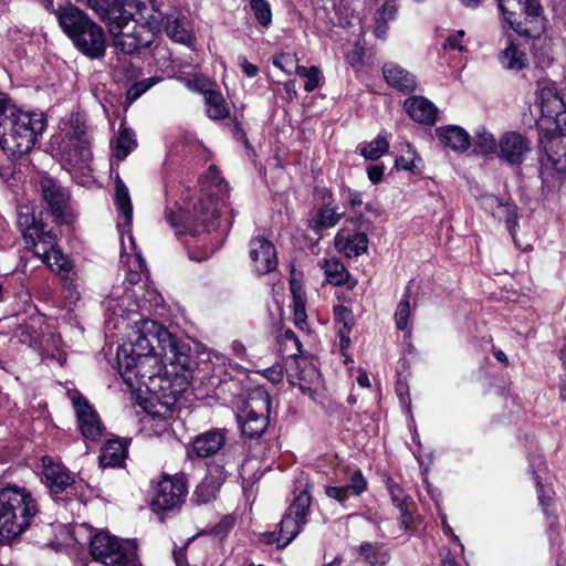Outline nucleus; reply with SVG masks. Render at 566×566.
Returning a JSON list of instances; mask_svg holds the SVG:
<instances>
[{
    "instance_id": "obj_30",
    "label": "nucleus",
    "mask_w": 566,
    "mask_h": 566,
    "mask_svg": "<svg viewBox=\"0 0 566 566\" xmlns=\"http://www.w3.org/2000/svg\"><path fill=\"white\" fill-rule=\"evenodd\" d=\"M406 109L410 117L422 124H433L436 122L437 108L424 97L413 96L405 102Z\"/></svg>"
},
{
    "instance_id": "obj_48",
    "label": "nucleus",
    "mask_w": 566,
    "mask_h": 566,
    "mask_svg": "<svg viewBox=\"0 0 566 566\" xmlns=\"http://www.w3.org/2000/svg\"><path fill=\"white\" fill-rule=\"evenodd\" d=\"M295 73L298 76L306 78L304 85V90L306 92H313L319 86L321 71L317 66L306 67L304 65H296Z\"/></svg>"
},
{
    "instance_id": "obj_12",
    "label": "nucleus",
    "mask_w": 566,
    "mask_h": 566,
    "mask_svg": "<svg viewBox=\"0 0 566 566\" xmlns=\"http://www.w3.org/2000/svg\"><path fill=\"white\" fill-rule=\"evenodd\" d=\"M144 328L156 338L157 346L160 348L159 355H163L170 365L179 366L181 369H188L190 366V347L188 344L178 340L166 327L157 322H146Z\"/></svg>"
},
{
    "instance_id": "obj_41",
    "label": "nucleus",
    "mask_w": 566,
    "mask_h": 566,
    "mask_svg": "<svg viewBox=\"0 0 566 566\" xmlns=\"http://www.w3.org/2000/svg\"><path fill=\"white\" fill-rule=\"evenodd\" d=\"M343 213L337 212L336 208L331 205H324L318 210L313 220V229L319 231L322 229L335 227L342 219Z\"/></svg>"
},
{
    "instance_id": "obj_54",
    "label": "nucleus",
    "mask_w": 566,
    "mask_h": 566,
    "mask_svg": "<svg viewBox=\"0 0 566 566\" xmlns=\"http://www.w3.org/2000/svg\"><path fill=\"white\" fill-rule=\"evenodd\" d=\"M505 223H506V228L509 229L512 238H513V241L515 243V245L517 248H520V244L517 242V239H516V228H517V213H516V209L515 208H512V207H507L506 208V220H505Z\"/></svg>"
},
{
    "instance_id": "obj_63",
    "label": "nucleus",
    "mask_w": 566,
    "mask_h": 566,
    "mask_svg": "<svg viewBox=\"0 0 566 566\" xmlns=\"http://www.w3.org/2000/svg\"><path fill=\"white\" fill-rule=\"evenodd\" d=\"M174 559H175L176 566H187L185 549L184 548L175 549L174 551Z\"/></svg>"
},
{
    "instance_id": "obj_39",
    "label": "nucleus",
    "mask_w": 566,
    "mask_h": 566,
    "mask_svg": "<svg viewBox=\"0 0 566 566\" xmlns=\"http://www.w3.org/2000/svg\"><path fill=\"white\" fill-rule=\"evenodd\" d=\"M137 146L135 134L127 127H120L115 142L114 156L118 160L125 159Z\"/></svg>"
},
{
    "instance_id": "obj_24",
    "label": "nucleus",
    "mask_w": 566,
    "mask_h": 566,
    "mask_svg": "<svg viewBox=\"0 0 566 566\" xmlns=\"http://www.w3.org/2000/svg\"><path fill=\"white\" fill-rule=\"evenodd\" d=\"M42 467L44 482L55 493L64 491L74 481L69 470L50 457L42 458Z\"/></svg>"
},
{
    "instance_id": "obj_20",
    "label": "nucleus",
    "mask_w": 566,
    "mask_h": 566,
    "mask_svg": "<svg viewBox=\"0 0 566 566\" xmlns=\"http://www.w3.org/2000/svg\"><path fill=\"white\" fill-rule=\"evenodd\" d=\"M233 465L214 461L209 464L208 473L205 480L197 486L193 497L197 503H207L216 497L219 488L224 483L229 475V469Z\"/></svg>"
},
{
    "instance_id": "obj_11",
    "label": "nucleus",
    "mask_w": 566,
    "mask_h": 566,
    "mask_svg": "<svg viewBox=\"0 0 566 566\" xmlns=\"http://www.w3.org/2000/svg\"><path fill=\"white\" fill-rule=\"evenodd\" d=\"M124 353H126L124 350ZM117 361L123 379L129 386H133L134 379L149 387L156 378H161L165 366L159 359L158 354H151L140 357L118 354Z\"/></svg>"
},
{
    "instance_id": "obj_64",
    "label": "nucleus",
    "mask_w": 566,
    "mask_h": 566,
    "mask_svg": "<svg viewBox=\"0 0 566 566\" xmlns=\"http://www.w3.org/2000/svg\"><path fill=\"white\" fill-rule=\"evenodd\" d=\"M231 348H232L233 354L237 357L243 358L245 356L247 349H245V346L241 342H239V340L232 342Z\"/></svg>"
},
{
    "instance_id": "obj_33",
    "label": "nucleus",
    "mask_w": 566,
    "mask_h": 566,
    "mask_svg": "<svg viewBox=\"0 0 566 566\" xmlns=\"http://www.w3.org/2000/svg\"><path fill=\"white\" fill-rule=\"evenodd\" d=\"M164 22L161 30L165 29L167 35L182 44H187L191 40V33L188 29V22L184 17H175L171 14L163 13Z\"/></svg>"
},
{
    "instance_id": "obj_25",
    "label": "nucleus",
    "mask_w": 566,
    "mask_h": 566,
    "mask_svg": "<svg viewBox=\"0 0 566 566\" xmlns=\"http://www.w3.org/2000/svg\"><path fill=\"white\" fill-rule=\"evenodd\" d=\"M334 244L338 252L348 258H353L367 251L368 238L364 232L352 233L349 230L343 228L335 235Z\"/></svg>"
},
{
    "instance_id": "obj_16",
    "label": "nucleus",
    "mask_w": 566,
    "mask_h": 566,
    "mask_svg": "<svg viewBox=\"0 0 566 566\" xmlns=\"http://www.w3.org/2000/svg\"><path fill=\"white\" fill-rule=\"evenodd\" d=\"M186 494V483L180 476H164L155 489L153 510L170 511L179 506Z\"/></svg>"
},
{
    "instance_id": "obj_35",
    "label": "nucleus",
    "mask_w": 566,
    "mask_h": 566,
    "mask_svg": "<svg viewBox=\"0 0 566 566\" xmlns=\"http://www.w3.org/2000/svg\"><path fill=\"white\" fill-rule=\"evenodd\" d=\"M291 292L293 295V322L301 331H307V315L305 311V296L302 286L295 280H291Z\"/></svg>"
},
{
    "instance_id": "obj_4",
    "label": "nucleus",
    "mask_w": 566,
    "mask_h": 566,
    "mask_svg": "<svg viewBox=\"0 0 566 566\" xmlns=\"http://www.w3.org/2000/svg\"><path fill=\"white\" fill-rule=\"evenodd\" d=\"M219 216V200L211 195H200L193 203L192 210L182 212V214L172 208L165 210V220L177 230V233L185 230L193 235L214 229Z\"/></svg>"
},
{
    "instance_id": "obj_3",
    "label": "nucleus",
    "mask_w": 566,
    "mask_h": 566,
    "mask_svg": "<svg viewBox=\"0 0 566 566\" xmlns=\"http://www.w3.org/2000/svg\"><path fill=\"white\" fill-rule=\"evenodd\" d=\"M36 513V502L25 489L8 486L0 490V536L3 538L19 536Z\"/></svg>"
},
{
    "instance_id": "obj_58",
    "label": "nucleus",
    "mask_w": 566,
    "mask_h": 566,
    "mask_svg": "<svg viewBox=\"0 0 566 566\" xmlns=\"http://www.w3.org/2000/svg\"><path fill=\"white\" fill-rule=\"evenodd\" d=\"M283 340L285 343V346L287 345V343H292L294 345L296 353H293L292 355H297L298 353H301L302 344L292 329H286L284 332Z\"/></svg>"
},
{
    "instance_id": "obj_14",
    "label": "nucleus",
    "mask_w": 566,
    "mask_h": 566,
    "mask_svg": "<svg viewBox=\"0 0 566 566\" xmlns=\"http://www.w3.org/2000/svg\"><path fill=\"white\" fill-rule=\"evenodd\" d=\"M311 502V495L304 490L289 506L280 523L279 536L275 538L279 547L287 546L300 533L301 528L306 523Z\"/></svg>"
},
{
    "instance_id": "obj_15",
    "label": "nucleus",
    "mask_w": 566,
    "mask_h": 566,
    "mask_svg": "<svg viewBox=\"0 0 566 566\" xmlns=\"http://www.w3.org/2000/svg\"><path fill=\"white\" fill-rule=\"evenodd\" d=\"M497 158L511 167H521L533 153V142L526 135L510 130L499 138Z\"/></svg>"
},
{
    "instance_id": "obj_23",
    "label": "nucleus",
    "mask_w": 566,
    "mask_h": 566,
    "mask_svg": "<svg viewBox=\"0 0 566 566\" xmlns=\"http://www.w3.org/2000/svg\"><path fill=\"white\" fill-rule=\"evenodd\" d=\"M54 14L60 27L70 36V39L92 22L85 12L71 3L59 6V8L54 10Z\"/></svg>"
},
{
    "instance_id": "obj_40",
    "label": "nucleus",
    "mask_w": 566,
    "mask_h": 566,
    "mask_svg": "<svg viewBox=\"0 0 566 566\" xmlns=\"http://www.w3.org/2000/svg\"><path fill=\"white\" fill-rule=\"evenodd\" d=\"M77 2L91 8L99 19L108 14L119 12V9L126 7L128 0H76Z\"/></svg>"
},
{
    "instance_id": "obj_51",
    "label": "nucleus",
    "mask_w": 566,
    "mask_h": 566,
    "mask_svg": "<svg viewBox=\"0 0 566 566\" xmlns=\"http://www.w3.org/2000/svg\"><path fill=\"white\" fill-rule=\"evenodd\" d=\"M343 196L346 198L347 206L355 212L361 213V208L369 210V203H364L363 195L352 189H343Z\"/></svg>"
},
{
    "instance_id": "obj_59",
    "label": "nucleus",
    "mask_w": 566,
    "mask_h": 566,
    "mask_svg": "<svg viewBox=\"0 0 566 566\" xmlns=\"http://www.w3.org/2000/svg\"><path fill=\"white\" fill-rule=\"evenodd\" d=\"M396 14V7L391 3H385L379 11V19L384 22L391 20Z\"/></svg>"
},
{
    "instance_id": "obj_2",
    "label": "nucleus",
    "mask_w": 566,
    "mask_h": 566,
    "mask_svg": "<svg viewBox=\"0 0 566 566\" xmlns=\"http://www.w3.org/2000/svg\"><path fill=\"white\" fill-rule=\"evenodd\" d=\"M46 128L42 112L24 111L0 93V146L9 157L28 154Z\"/></svg>"
},
{
    "instance_id": "obj_49",
    "label": "nucleus",
    "mask_w": 566,
    "mask_h": 566,
    "mask_svg": "<svg viewBox=\"0 0 566 566\" xmlns=\"http://www.w3.org/2000/svg\"><path fill=\"white\" fill-rule=\"evenodd\" d=\"M158 82L155 77H149L139 82L134 83L126 93V98L129 103L138 99L146 91Z\"/></svg>"
},
{
    "instance_id": "obj_56",
    "label": "nucleus",
    "mask_w": 566,
    "mask_h": 566,
    "mask_svg": "<svg viewBox=\"0 0 566 566\" xmlns=\"http://www.w3.org/2000/svg\"><path fill=\"white\" fill-rule=\"evenodd\" d=\"M239 64L248 77H254L259 73V67L248 61L245 56H239Z\"/></svg>"
},
{
    "instance_id": "obj_62",
    "label": "nucleus",
    "mask_w": 566,
    "mask_h": 566,
    "mask_svg": "<svg viewBox=\"0 0 566 566\" xmlns=\"http://www.w3.org/2000/svg\"><path fill=\"white\" fill-rule=\"evenodd\" d=\"M387 30H388V23L384 22L382 20L377 18L375 30H374L375 35L379 39H385L386 34H387Z\"/></svg>"
},
{
    "instance_id": "obj_36",
    "label": "nucleus",
    "mask_w": 566,
    "mask_h": 566,
    "mask_svg": "<svg viewBox=\"0 0 566 566\" xmlns=\"http://www.w3.org/2000/svg\"><path fill=\"white\" fill-rule=\"evenodd\" d=\"M334 317L338 326L337 334L340 338V344L344 347L349 343V333L354 326V315L352 310L344 305L334 307Z\"/></svg>"
},
{
    "instance_id": "obj_28",
    "label": "nucleus",
    "mask_w": 566,
    "mask_h": 566,
    "mask_svg": "<svg viewBox=\"0 0 566 566\" xmlns=\"http://www.w3.org/2000/svg\"><path fill=\"white\" fill-rule=\"evenodd\" d=\"M501 65L510 71H521L528 65L527 54L518 48L511 33L505 34V48L499 55Z\"/></svg>"
},
{
    "instance_id": "obj_32",
    "label": "nucleus",
    "mask_w": 566,
    "mask_h": 566,
    "mask_svg": "<svg viewBox=\"0 0 566 566\" xmlns=\"http://www.w3.org/2000/svg\"><path fill=\"white\" fill-rule=\"evenodd\" d=\"M438 139L454 151H464L470 146V135L459 126H447L436 130Z\"/></svg>"
},
{
    "instance_id": "obj_5",
    "label": "nucleus",
    "mask_w": 566,
    "mask_h": 566,
    "mask_svg": "<svg viewBox=\"0 0 566 566\" xmlns=\"http://www.w3.org/2000/svg\"><path fill=\"white\" fill-rule=\"evenodd\" d=\"M505 23L517 34L538 38L546 28V19L538 0H497Z\"/></svg>"
},
{
    "instance_id": "obj_50",
    "label": "nucleus",
    "mask_w": 566,
    "mask_h": 566,
    "mask_svg": "<svg viewBox=\"0 0 566 566\" xmlns=\"http://www.w3.org/2000/svg\"><path fill=\"white\" fill-rule=\"evenodd\" d=\"M411 314L410 303L408 300V296L406 298L401 300L398 303V306L396 308L395 313V322L396 326L400 331H406L408 328V321Z\"/></svg>"
},
{
    "instance_id": "obj_19",
    "label": "nucleus",
    "mask_w": 566,
    "mask_h": 566,
    "mask_svg": "<svg viewBox=\"0 0 566 566\" xmlns=\"http://www.w3.org/2000/svg\"><path fill=\"white\" fill-rule=\"evenodd\" d=\"M338 482L344 481L343 484L326 488V495L336 500L342 505L352 496H360L368 486L367 479L364 476L360 469L347 468L345 471V479H337Z\"/></svg>"
},
{
    "instance_id": "obj_1",
    "label": "nucleus",
    "mask_w": 566,
    "mask_h": 566,
    "mask_svg": "<svg viewBox=\"0 0 566 566\" xmlns=\"http://www.w3.org/2000/svg\"><path fill=\"white\" fill-rule=\"evenodd\" d=\"M113 34L114 45L125 54L149 46L155 33L161 31L163 12L153 0H128L119 12L101 19Z\"/></svg>"
},
{
    "instance_id": "obj_53",
    "label": "nucleus",
    "mask_w": 566,
    "mask_h": 566,
    "mask_svg": "<svg viewBox=\"0 0 566 566\" xmlns=\"http://www.w3.org/2000/svg\"><path fill=\"white\" fill-rule=\"evenodd\" d=\"M295 63V55H292L290 53H280L273 60V64L287 74L292 73V67L294 66Z\"/></svg>"
},
{
    "instance_id": "obj_29",
    "label": "nucleus",
    "mask_w": 566,
    "mask_h": 566,
    "mask_svg": "<svg viewBox=\"0 0 566 566\" xmlns=\"http://www.w3.org/2000/svg\"><path fill=\"white\" fill-rule=\"evenodd\" d=\"M382 74L390 86L401 92H412L417 86L415 76L397 64H385L382 67Z\"/></svg>"
},
{
    "instance_id": "obj_27",
    "label": "nucleus",
    "mask_w": 566,
    "mask_h": 566,
    "mask_svg": "<svg viewBox=\"0 0 566 566\" xmlns=\"http://www.w3.org/2000/svg\"><path fill=\"white\" fill-rule=\"evenodd\" d=\"M226 431L213 429L197 436L192 441V451L199 458H208L216 454L226 443Z\"/></svg>"
},
{
    "instance_id": "obj_7",
    "label": "nucleus",
    "mask_w": 566,
    "mask_h": 566,
    "mask_svg": "<svg viewBox=\"0 0 566 566\" xmlns=\"http://www.w3.org/2000/svg\"><path fill=\"white\" fill-rule=\"evenodd\" d=\"M91 554L105 566H140L136 544L119 541L107 532H99L91 539Z\"/></svg>"
},
{
    "instance_id": "obj_43",
    "label": "nucleus",
    "mask_w": 566,
    "mask_h": 566,
    "mask_svg": "<svg viewBox=\"0 0 566 566\" xmlns=\"http://www.w3.org/2000/svg\"><path fill=\"white\" fill-rule=\"evenodd\" d=\"M39 324H41L40 317H31L28 323L20 325L15 329L14 336L19 339V342L27 344L30 347L36 346L40 336V333L36 328V325Z\"/></svg>"
},
{
    "instance_id": "obj_38",
    "label": "nucleus",
    "mask_w": 566,
    "mask_h": 566,
    "mask_svg": "<svg viewBox=\"0 0 566 566\" xmlns=\"http://www.w3.org/2000/svg\"><path fill=\"white\" fill-rule=\"evenodd\" d=\"M205 99L207 113L210 118L222 119L229 115V108L221 93L212 90L206 91Z\"/></svg>"
},
{
    "instance_id": "obj_26",
    "label": "nucleus",
    "mask_w": 566,
    "mask_h": 566,
    "mask_svg": "<svg viewBox=\"0 0 566 566\" xmlns=\"http://www.w3.org/2000/svg\"><path fill=\"white\" fill-rule=\"evenodd\" d=\"M146 322H153V321L151 319L140 321V325L137 326L138 329L134 332L135 338L129 344H125V345L120 346L118 348L117 355L124 354V350L126 352L125 354L127 356H135V357L155 354L154 353V350H155L154 342H156V338H153L150 333L144 328V324Z\"/></svg>"
},
{
    "instance_id": "obj_45",
    "label": "nucleus",
    "mask_w": 566,
    "mask_h": 566,
    "mask_svg": "<svg viewBox=\"0 0 566 566\" xmlns=\"http://www.w3.org/2000/svg\"><path fill=\"white\" fill-rule=\"evenodd\" d=\"M389 149V143L386 136L379 134L373 142L364 144L359 153L366 159L376 160L385 155Z\"/></svg>"
},
{
    "instance_id": "obj_18",
    "label": "nucleus",
    "mask_w": 566,
    "mask_h": 566,
    "mask_svg": "<svg viewBox=\"0 0 566 566\" xmlns=\"http://www.w3.org/2000/svg\"><path fill=\"white\" fill-rule=\"evenodd\" d=\"M249 255L252 269L260 275L274 271L277 266V255L274 244L262 235L250 240Z\"/></svg>"
},
{
    "instance_id": "obj_46",
    "label": "nucleus",
    "mask_w": 566,
    "mask_h": 566,
    "mask_svg": "<svg viewBox=\"0 0 566 566\" xmlns=\"http://www.w3.org/2000/svg\"><path fill=\"white\" fill-rule=\"evenodd\" d=\"M360 555L370 565L385 564L388 560L387 553L382 549V546L378 543H364L359 546Z\"/></svg>"
},
{
    "instance_id": "obj_44",
    "label": "nucleus",
    "mask_w": 566,
    "mask_h": 566,
    "mask_svg": "<svg viewBox=\"0 0 566 566\" xmlns=\"http://www.w3.org/2000/svg\"><path fill=\"white\" fill-rule=\"evenodd\" d=\"M17 224L23 234V238L29 240V238L33 234H36L38 228L42 226L33 214V212L29 209V207L20 208L18 212Z\"/></svg>"
},
{
    "instance_id": "obj_60",
    "label": "nucleus",
    "mask_w": 566,
    "mask_h": 566,
    "mask_svg": "<svg viewBox=\"0 0 566 566\" xmlns=\"http://www.w3.org/2000/svg\"><path fill=\"white\" fill-rule=\"evenodd\" d=\"M368 178L373 184H378L381 181L382 175H384V167L382 166H370L367 169Z\"/></svg>"
},
{
    "instance_id": "obj_37",
    "label": "nucleus",
    "mask_w": 566,
    "mask_h": 566,
    "mask_svg": "<svg viewBox=\"0 0 566 566\" xmlns=\"http://www.w3.org/2000/svg\"><path fill=\"white\" fill-rule=\"evenodd\" d=\"M499 139L485 128H480L473 139V153L482 156L499 154Z\"/></svg>"
},
{
    "instance_id": "obj_57",
    "label": "nucleus",
    "mask_w": 566,
    "mask_h": 566,
    "mask_svg": "<svg viewBox=\"0 0 566 566\" xmlns=\"http://www.w3.org/2000/svg\"><path fill=\"white\" fill-rule=\"evenodd\" d=\"M125 303V297L120 298H109L107 301V311H113L115 315H123L125 312L123 305Z\"/></svg>"
},
{
    "instance_id": "obj_22",
    "label": "nucleus",
    "mask_w": 566,
    "mask_h": 566,
    "mask_svg": "<svg viewBox=\"0 0 566 566\" xmlns=\"http://www.w3.org/2000/svg\"><path fill=\"white\" fill-rule=\"evenodd\" d=\"M81 432L85 439L95 441L102 434V424L97 413L81 396L72 398Z\"/></svg>"
},
{
    "instance_id": "obj_10",
    "label": "nucleus",
    "mask_w": 566,
    "mask_h": 566,
    "mask_svg": "<svg viewBox=\"0 0 566 566\" xmlns=\"http://www.w3.org/2000/svg\"><path fill=\"white\" fill-rule=\"evenodd\" d=\"M270 411V395L263 389L252 391L237 415L242 433L249 438L261 437L269 426Z\"/></svg>"
},
{
    "instance_id": "obj_34",
    "label": "nucleus",
    "mask_w": 566,
    "mask_h": 566,
    "mask_svg": "<svg viewBox=\"0 0 566 566\" xmlns=\"http://www.w3.org/2000/svg\"><path fill=\"white\" fill-rule=\"evenodd\" d=\"M114 202L118 214L124 219L125 226L130 227L133 221V205L128 188L118 176L115 179Z\"/></svg>"
},
{
    "instance_id": "obj_31",
    "label": "nucleus",
    "mask_w": 566,
    "mask_h": 566,
    "mask_svg": "<svg viewBox=\"0 0 566 566\" xmlns=\"http://www.w3.org/2000/svg\"><path fill=\"white\" fill-rule=\"evenodd\" d=\"M127 455V442L120 439L108 440L98 455L99 465L103 468L120 467Z\"/></svg>"
},
{
    "instance_id": "obj_9",
    "label": "nucleus",
    "mask_w": 566,
    "mask_h": 566,
    "mask_svg": "<svg viewBox=\"0 0 566 566\" xmlns=\"http://www.w3.org/2000/svg\"><path fill=\"white\" fill-rule=\"evenodd\" d=\"M27 242L32 244L33 254L52 272L56 273L64 282L72 281L73 264L57 248L56 234L53 231L45 230L42 224L38 228L36 234L31 235Z\"/></svg>"
},
{
    "instance_id": "obj_52",
    "label": "nucleus",
    "mask_w": 566,
    "mask_h": 566,
    "mask_svg": "<svg viewBox=\"0 0 566 566\" xmlns=\"http://www.w3.org/2000/svg\"><path fill=\"white\" fill-rule=\"evenodd\" d=\"M387 488L396 507H402L409 503L410 497L399 484L395 483L392 480H388Z\"/></svg>"
},
{
    "instance_id": "obj_42",
    "label": "nucleus",
    "mask_w": 566,
    "mask_h": 566,
    "mask_svg": "<svg viewBox=\"0 0 566 566\" xmlns=\"http://www.w3.org/2000/svg\"><path fill=\"white\" fill-rule=\"evenodd\" d=\"M321 268L325 273L326 280L334 285H340L348 279V272L344 264L337 259H326L321 263Z\"/></svg>"
},
{
    "instance_id": "obj_13",
    "label": "nucleus",
    "mask_w": 566,
    "mask_h": 566,
    "mask_svg": "<svg viewBox=\"0 0 566 566\" xmlns=\"http://www.w3.org/2000/svg\"><path fill=\"white\" fill-rule=\"evenodd\" d=\"M39 190L54 221L60 224L70 223L73 219V212L70 206L69 190L57 180L48 176L40 178Z\"/></svg>"
},
{
    "instance_id": "obj_61",
    "label": "nucleus",
    "mask_w": 566,
    "mask_h": 566,
    "mask_svg": "<svg viewBox=\"0 0 566 566\" xmlns=\"http://www.w3.org/2000/svg\"><path fill=\"white\" fill-rule=\"evenodd\" d=\"M398 509L400 510V516H399L400 524L403 528H408L411 523V518H412L410 512L408 511V504L406 506L398 507Z\"/></svg>"
},
{
    "instance_id": "obj_17",
    "label": "nucleus",
    "mask_w": 566,
    "mask_h": 566,
    "mask_svg": "<svg viewBox=\"0 0 566 566\" xmlns=\"http://www.w3.org/2000/svg\"><path fill=\"white\" fill-rule=\"evenodd\" d=\"M537 98L542 115L552 119L556 129L559 130L563 125H566V105L554 83H538Z\"/></svg>"
},
{
    "instance_id": "obj_55",
    "label": "nucleus",
    "mask_w": 566,
    "mask_h": 566,
    "mask_svg": "<svg viewBox=\"0 0 566 566\" xmlns=\"http://www.w3.org/2000/svg\"><path fill=\"white\" fill-rule=\"evenodd\" d=\"M464 36V31L460 30L455 35H451L447 39L446 48H450L452 50L463 51L464 45L462 44V38Z\"/></svg>"
},
{
    "instance_id": "obj_8",
    "label": "nucleus",
    "mask_w": 566,
    "mask_h": 566,
    "mask_svg": "<svg viewBox=\"0 0 566 566\" xmlns=\"http://www.w3.org/2000/svg\"><path fill=\"white\" fill-rule=\"evenodd\" d=\"M62 159L70 170H84L90 167L92 151L87 127L78 117L70 119L69 128L59 145Z\"/></svg>"
},
{
    "instance_id": "obj_6",
    "label": "nucleus",
    "mask_w": 566,
    "mask_h": 566,
    "mask_svg": "<svg viewBox=\"0 0 566 566\" xmlns=\"http://www.w3.org/2000/svg\"><path fill=\"white\" fill-rule=\"evenodd\" d=\"M544 155L539 158V178L543 189H560L566 178V135L560 132L541 138Z\"/></svg>"
},
{
    "instance_id": "obj_47",
    "label": "nucleus",
    "mask_w": 566,
    "mask_h": 566,
    "mask_svg": "<svg viewBox=\"0 0 566 566\" xmlns=\"http://www.w3.org/2000/svg\"><path fill=\"white\" fill-rule=\"evenodd\" d=\"M250 7L258 23L269 28L272 22L271 6L266 0H250Z\"/></svg>"
},
{
    "instance_id": "obj_21",
    "label": "nucleus",
    "mask_w": 566,
    "mask_h": 566,
    "mask_svg": "<svg viewBox=\"0 0 566 566\" xmlns=\"http://www.w3.org/2000/svg\"><path fill=\"white\" fill-rule=\"evenodd\" d=\"M71 40L81 52L92 59H97L105 52L104 31L93 21L75 33Z\"/></svg>"
}]
</instances>
